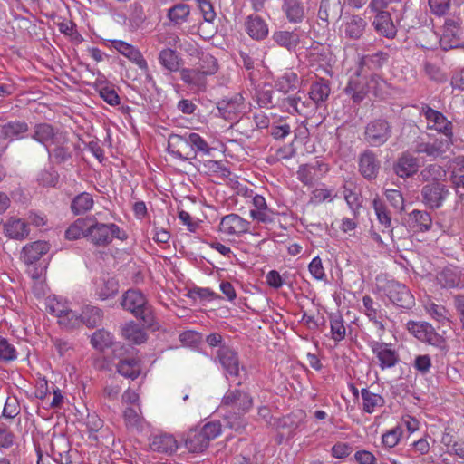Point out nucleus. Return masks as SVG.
I'll list each match as a JSON object with an SVG mask.
<instances>
[{
	"mask_svg": "<svg viewBox=\"0 0 464 464\" xmlns=\"http://www.w3.org/2000/svg\"><path fill=\"white\" fill-rule=\"evenodd\" d=\"M253 407V398L246 391L241 389H228L222 398L220 408L227 409L225 415L227 424L238 431L244 428L242 416L247 413Z\"/></svg>",
	"mask_w": 464,
	"mask_h": 464,
	"instance_id": "obj_1",
	"label": "nucleus"
},
{
	"mask_svg": "<svg viewBox=\"0 0 464 464\" xmlns=\"http://www.w3.org/2000/svg\"><path fill=\"white\" fill-rule=\"evenodd\" d=\"M121 306L142 320L144 325L150 327L154 324L155 316L151 305L146 296L138 289H129L121 296Z\"/></svg>",
	"mask_w": 464,
	"mask_h": 464,
	"instance_id": "obj_2",
	"label": "nucleus"
},
{
	"mask_svg": "<svg viewBox=\"0 0 464 464\" xmlns=\"http://www.w3.org/2000/svg\"><path fill=\"white\" fill-rule=\"evenodd\" d=\"M220 434L219 422H208L202 427H196L188 431L185 437V447L189 452L201 453L208 448L209 442Z\"/></svg>",
	"mask_w": 464,
	"mask_h": 464,
	"instance_id": "obj_3",
	"label": "nucleus"
},
{
	"mask_svg": "<svg viewBox=\"0 0 464 464\" xmlns=\"http://www.w3.org/2000/svg\"><path fill=\"white\" fill-rule=\"evenodd\" d=\"M113 238L123 241L127 239V234L114 223L105 224L94 221L89 224L87 239L94 246H106L112 242Z\"/></svg>",
	"mask_w": 464,
	"mask_h": 464,
	"instance_id": "obj_4",
	"label": "nucleus"
},
{
	"mask_svg": "<svg viewBox=\"0 0 464 464\" xmlns=\"http://www.w3.org/2000/svg\"><path fill=\"white\" fill-rule=\"evenodd\" d=\"M420 114L427 121V128L443 134L444 139L453 140V123L440 111L422 104Z\"/></svg>",
	"mask_w": 464,
	"mask_h": 464,
	"instance_id": "obj_5",
	"label": "nucleus"
},
{
	"mask_svg": "<svg viewBox=\"0 0 464 464\" xmlns=\"http://www.w3.org/2000/svg\"><path fill=\"white\" fill-rule=\"evenodd\" d=\"M449 187L441 181L430 182L421 188L422 202L430 209H438L449 198Z\"/></svg>",
	"mask_w": 464,
	"mask_h": 464,
	"instance_id": "obj_6",
	"label": "nucleus"
},
{
	"mask_svg": "<svg viewBox=\"0 0 464 464\" xmlns=\"http://www.w3.org/2000/svg\"><path fill=\"white\" fill-rule=\"evenodd\" d=\"M47 310L58 318L59 324L64 328L74 329L82 325L81 314H78L66 304L55 299L48 300Z\"/></svg>",
	"mask_w": 464,
	"mask_h": 464,
	"instance_id": "obj_7",
	"label": "nucleus"
},
{
	"mask_svg": "<svg viewBox=\"0 0 464 464\" xmlns=\"http://www.w3.org/2000/svg\"><path fill=\"white\" fill-rule=\"evenodd\" d=\"M392 136V125L385 120L370 121L364 130L365 140L373 147L383 145Z\"/></svg>",
	"mask_w": 464,
	"mask_h": 464,
	"instance_id": "obj_8",
	"label": "nucleus"
},
{
	"mask_svg": "<svg viewBox=\"0 0 464 464\" xmlns=\"http://www.w3.org/2000/svg\"><path fill=\"white\" fill-rule=\"evenodd\" d=\"M384 291L390 301L398 307L411 309L415 304L414 297L410 290L399 282H387Z\"/></svg>",
	"mask_w": 464,
	"mask_h": 464,
	"instance_id": "obj_9",
	"label": "nucleus"
},
{
	"mask_svg": "<svg viewBox=\"0 0 464 464\" xmlns=\"http://www.w3.org/2000/svg\"><path fill=\"white\" fill-rule=\"evenodd\" d=\"M453 144V140L443 138H435L430 141L418 140L414 146V151L418 154H424L430 159L442 158Z\"/></svg>",
	"mask_w": 464,
	"mask_h": 464,
	"instance_id": "obj_10",
	"label": "nucleus"
},
{
	"mask_svg": "<svg viewBox=\"0 0 464 464\" xmlns=\"http://www.w3.org/2000/svg\"><path fill=\"white\" fill-rule=\"evenodd\" d=\"M436 282L444 289L463 288V269L454 265H448L437 272Z\"/></svg>",
	"mask_w": 464,
	"mask_h": 464,
	"instance_id": "obj_11",
	"label": "nucleus"
},
{
	"mask_svg": "<svg viewBox=\"0 0 464 464\" xmlns=\"http://www.w3.org/2000/svg\"><path fill=\"white\" fill-rule=\"evenodd\" d=\"M168 151L175 158L182 160H190L196 159V152L190 147L188 142V133L182 135L170 134L168 140Z\"/></svg>",
	"mask_w": 464,
	"mask_h": 464,
	"instance_id": "obj_12",
	"label": "nucleus"
},
{
	"mask_svg": "<svg viewBox=\"0 0 464 464\" xmlns=\"http://www.w3.org/2000/svg\"><path fill=\"white\" fill-rule=\"evenodd\" d=\"M246 108L245 99L240 93L232 97H226L218 102L217 109L218 115L227 121L236 120Z\"/></svg>",
	"mask_w": 464,
	"mask_h": 464,
	"instance_id": "obj_13",
	"label": "nucleus"
},
{
	"mask_svg": "<svg viewBox=\"0 0 464 464\" xmlns=\"http://www.w3.org/2000/svg\"><path fill=\"white\" fill-rule=\"evenodd\" d=\"M370 347L373 354L379 361V366L382 370L394 367L400 361L399 353L392 349L390 344L372 341Z\"/></svg>",
	"mask_w": 464,
	"mask_h": 464,
	"instance_id": "obj_14",
	"label": "nucleus"
},
{
	"mask_svg": "<svg viewBox=\"0 0 464 464\" xmlns=\"http://www.w3.org/2000/svg\"><path fill=\"white\" fill-rule=\"evenodd\" d=\"M64 132V130L55 128L50 123L41 122L34 126L31 138L48 150V148Z\"/></svg>",
	"mask_w": 464,
	"mask_h": 464,
	"instance_id": "obj_15",
	"label": "nucleus"
},
{
	"mask_svg": "<svg viewBox=\"0 0 464 464\" xmlns=\"http://www.w3.org/2000/svg\"><path fill=\"white\" fill-rule=\"evenodd\" d=\"M250 222L237 214H228L222 218L219 224V231L228 236H241L247 233Z\"/></svg>",
	"mask_w": 464,
	"mask_h": 464,
	"instance_id": "obj_16",
	"label": "nucleus"
},
{
	"mask_svg": "<svg viewBox=\"0 0 464 464\" xmlns=\"http://www.w3.org/2000/svg\"><path fill=\"white\" fill-rule=\"evenodd\" d=\"M217 358L227 375H239V360L237 353L227 345H221L217 351Z\"/></svg>",
	"mask_w": 464,
	"mask_h": 464,
	"instance_id": "obj_17",
	"label": "nucleus"
},
{
	"mask_svg": "<svg viewBox=\"0 0 464 464\" xmlns=\"http://www.w3.org/2000/svg\"><path fill=\"white\" fill-rule=\"evenodd\" d=\"M413 332L419 340L428 343L430 345L440 349H445L447 346L446 340L439 334L429 323L414 324Z\"/></svg>",
	"mask_w": 464,
	"mask_h": 464,
	"instance_id": "obj_18",
	"label": "nucleus"
},
{
	"mask_svg": "<svg viewBox=\"0 0 464 464\" xmlns=\"http://www.w3.org/2000/svg\"><path fill=\"white\" fill-rule=\"evenodd\" d=\"M52 149L47 150L49 157L53 158L56 164L65 163L72 157L68 133H63L53 144Z\"/></svg>",
	"mask_w": 464,
	"mask_h": 464,
	"instance_id": "obj_19",
	"label": "nucleus"
},
{
	"mask_svg": "<svg viewBox=\"0 0 464 464\" xmlns=\"http://www.w3.org/2000/svg\"><path fill=\"white\" fill-rule=\"evenodd\" d=\"M381 168L377 155L367 150L360 155L359 171L368 180L375 179Z\"/></svg>",
	"mask_w": 464,
	"mask_h": 464,
	"instance_id": "obj_20",
	"label": "nucleus"
},
{
	"mask_svg": "<svg viewBox=\"0 0 464 464\" xmlns=\"http://www.w3.org/2000/svg\"><path fill=\"white\" fill-rule=\"evenodd\" d=\"M281 9L291 24H301L308 12L303 0H283Z\"/></svg>",
	"mask_w": 464,
	"mask_h": 464,
	"instance_id": "obj_21",
	"label": "nucleus"
},
{
	"mask_svg": "<svg viewBox=\"0 0 464 464\" xmlns=\"http://www.w3.org/2000/svg\"><path fill=\"white\" fill-rule=\"evenodd\" d=\"M459 24L454 19L449 18L445 21L443 34L440 39V44L445 51L458 48L459 46Z\"/></svg>",
	"mask_w": 464,
	"mask_h": 464,
	"instance_id": "obj_22",
	"label": "nucleus"
},
{
	"mask_svg": "<svg viewBox=\"0 0 464 464\" xmlns=\"http://www.w3.org/2000/svg\"><path fill=\"white\" fill-rule=\"evenodd\" d=\"M110 43L111 48L117 50L130 61L137 64L140 69L144 71L148 70L146 60L136 47L121 40H111Z\"/></svg>",
	"mask_w": 464,
	"mask_h": 464,
	"instance_id": "obj_23",
	"label": "nucleus"
},
{
	"mask_svg": "<svg viewBox=\"0 0 464 464\" xmlns=\"http://www.w3.org/2000/svg\"><path fill=\"white\" fill-rule=\"evenodd\" d=\"M180 79L193 91L203 92L207 87V75L198 68H182Z\"/></svg>",
	"mask_w": 464,
	"mask_h": 464,
	"instance_id": "obj_24",
	"label": "nucleus"
},
{
	"mask_svg": "<svg viewBox=\"0 0 464 464\" xmlns=\"http://www.w3.org/2000/svg\"><path fill=\"white\" fill-rule=\"evenodd\" d=\"M419 169V160L409 153H403L393 165L395 174L402 179L413 176Z\"/></svg>",
	"mask_w": 464,
	"mask_h": 464,
	"instance_id": "obj_25",
	"label": "nucleus"
},
{
	"mask_svg": "<svg viewBox=\"0 0 464 464\" xmlns=\"http://www.w3.org/2000/svg\"><path fill=\"white\" fill-rule=\"evenodd\" d=\"M344 92L352 97L354 102H362L369 93L367 78L362 77L360 73H355L350 78Z\"/></svg>",
	"mask_w": 464,
	"mask_h": 464,
	"instance_id": "obj_26",
	"label": "nucleus"
},
{
	"mask_svg": "<svg viewBox=\"0 0 464 464\" xmlns=\"http://www.w3.org/2000/svg\"><path fill=\"white\" fill-rule=\"evenodd\" d=\"M190 14V7L185 3H177L167 11V22L165 25L169 27H180L188 22Z\"/></svg>",
	"mask_w": 464,
	"mask_h": 464,
	"instance_id": "obj_27",
	"label": "nucleus"
},
{
	"mask_svg": "<svg viewBox=\"0 0 464 464\" xmlns=\"http://www.w3.org/2000/svg\"><path fill=\"white\" fill-rule=\"evenodd\" d=\"M29 130L28 124L24 121H10L0 125V138L5 140H20Z\"/></svg>",
	"mask_w": 464,
	"mask_h": 464,
	"instance_id": "obj_28",
	"label": "nucleus"
},
{
	"mask_svg": "<svg viewBox=\"0 0 464 464\" xmlns=\"http://www.w3.org/2000/svg\"><path fill=\"white\" fill-rule=\"evenodd\" d=\"M376 16L372 22L375 31L388 39H393L397 30L389 12H374Z\"/></svg>",
	"mask_w": 464,
	"mask_h": 464,
	"instance_id": "obj_29",
	"label": "nucleus"
},
{
	"mask_svg": "<svg viewBox=\"0 0 464 464\" xmlns=\"http://www.w3.org/2000/svg\"><path fill=\"white\" fill-rule=\"evenodd\" d=\"M362 304L363 312L369 320L372 321L381 331H384L385 325L383 321L386 316L381 309V304L374 302L369 295L363 296Z\"/></svg>",
	"mask_w": 464,
	"mask_h": 464,
	"instance_id": "obj_30",
	"label": "nucleus"
},
{
	"mask_svg": "<svg viewBox=\"0 0 464 464\" xmlns=\"http://www.w3.org/2000/svg\"><path fill=\"white\" fill-rule=\"evenodd\" d=\"M330 92L331 87L329 81L320 78L312 82L309 90V98L319 108L327 101Z\"/></svg>",
	"mask_w": 464,
	"mask_h": 464,
	"instance_id": "obj_31",
	"label": "nucleus"
},
{
	"mask_svg": "<svg viewBox=\"0 0 464 464\" xmlns=\"http://www.w3.org/2000/svg\"><path fill=\"white\" fill-rule=\"evenodd\" d=\"M283 104L289 111L292 109L293 111L300 115H308L318 109V106L310 98L303 101L300 96L287 97L284 100Z\"/></svg>",
	"mask_w": 464,
	"mask_h": 464,
	"instance_id": "obj_32",
	"label": "nucleus"
},
{
	"mask_svg": "<svg viewBox=\"0 0 464 464\" xmlns=\"http://www.w3.org/2000/svg\"><path fill=\"white\" fill-rule=\"evenodd\" d=\"M408 226L416 232L429 231L432 225V218L425 210L414 209L409 214Z\"/></svg>",
	"mask_w": 464,
	"mask_h": 464,
	"instance_id": "obj_33",
	"label": "nucleus"
},
{
	"mask_svg": "<svg viewBox=\"0 0 464 464\" xmlns=\"http://www.w3.org/2000/svg\"><path fill=\"white\" fill-rule=\"evenodd\" d=\"M95 295L101 300L113 297L119 291L118 281L113 277H102L95 281Z\"/></svg>",
	"mask_w": 464,
	"mask_h": 464,
	"instance_id": "obj_34",
	"label": "nucleus"
},
{
	"mask_svg": "<svg viewBox=\"0 0 464 464\" xmlns=\"http://www.w3.org/2000/svg\"><path fill=\"white\" fill-rule=\"evenodd\" d=\"M150 449L153 451L172 454L178 449V442L170 434L155 435L150 442Z\"/></svg>",
	"mask_w": 464,
	"mask_h": 464,
	"instance_id": "obj_35",
	"label": "nucleus"
},
{
	"mask_svg": "<svg viewBox=\"0 0 464 464\" xmlns=\"http://www.w3.org/2000/svg\"><path fill=\"white\" fill-rule=\"evenodd\" d=\"M248 35L256 40H262L268 34V26L265 20L257 15H250L245 23Z\"/></svg>",
	"mask_w": 464,
	"mask_h": 464,
	"instance_id": "obj_36",
	"label": "nucleus"
},
{
	"mask_svg": "<svg viewBox=\"0 0 464 464\" xmlns=\"http://www.w3.org/2000/svg\"><path fill=\"white\" fill-rule=\"evenodd\" d=\"M49 250V245L44 241H35L23 248V259L26 264H33L39 260Z\"/></svg>",
	"mask_w": 464,
	"mask_h": 464,
	"instance_id": "obj_37",
	"label": "nucleus"
},
{
	"mask_svg": "<svg viewBox=\"0 0 464 464\" xmlns=\"http://www.w3.org/2000/svg\"><path fill=\"white\" fill-rule=\"evenodd\" d=\"M272 39L281 47L289 52L295 51L300 44V35L296 31H276Z\"/></svg>",
	"mask_w": 464,
	"mask_h": 464,
	"instance_id": "obj_38",
	"label": "nucleus"
},
{
	"mask_svg": "<svg viewBox=\"0 0 464 464\" xmlns=\"http://www.w3.org/2000/svg\"><path fill=\"white\" fill-rule=\"evenodd\" d=\"M103 311L94 305H85L82 309L81 323L89 328H95L102 324Z\"/></svg>",
	"mask_w": 464,
	"mask_h": 464,
	"instance_id": "obj_39",
	"label": "nucleus"
},
{
	"mask_svg": "<svg viewBox=\"0 0 464 464\" xmlns=\"http://www.w3.org/2000/svg\"><path fill=\"white\" fill-rule=\"evenodd\" d=\"M366 26L367 22L362 17L353 15L344 24L345 36L353 40H357L363 34Z\"/></svg>",
	"mask_w": 464,
	"mask_h": 464,
	"instance_id": "obj_40",
	"label": "nucleus"
},
{
	"mask_svg": "<svg viewBox=\"0 0 464 464\" xmlns=\"http://www.w3.org/2000/svg\"><path fill=\"white\" fill-rule=\"evenodd\" d=\"M7 237L16 240L24 239L29 235L27 225L22 219L11 218L5 224Z\"/></svg>",
	"mask_w": 464,
	"mask_h": 464,
	"instance_id": "obj_41",
	"label": "nucleus"
},
{
	"mask_svg": "<svg viewBox=\"0 0 464 464\" xmlns=\"http://www.w3.org/2000/svg\"><path fill=\"white\" fill-rule=\"evenodd\" d=\"M362 399V409L367 413H372L377 408L384 405V399L377 393L372 392L369 389L363 388L361 391Z\"/></svg>",
	"mask_w": 464,
	"mask_h": 464,
	"instance_id": "obj_42",
	"label": "nucleus"
},
{
	"mask_svg": "<svg viewBox=\"0 0 464 464\" xmlns=\"http://www.w3.org/2000/svg\"><path fill=\"white\" fill-rule=\"evenodd\" d=\"M121 331L124 338L135 344L143 343L147 340L146 333L139 324L133 322L124 324Z\"/></svg>",
	"mask_w": 464,
	"mask_h": 464,
	"instance_id": "obj_43",
	"label": "nucleus"
},
{
	"mask_svg": "<svg viewBox=\"0 0 464 464\" xmlns=\"http://www.w3.org/2000/svg\"><path fill=\"white\" fill-rule=\"evenodd\" d=\"M117 371L124 377L135 379L140 372V362L134 358L122 359L118 363Z\"/></svg>",
	"mask_w": 464,
	"mask_h": 464,
	"instance_id": "obj_44",
	"label": "nucleus"
},
{
	"mask_svg": "<svg viewBox=\"0 0 464 464\" xmlns=\"http://www.w3.org/2000/svg\"><path fill=\"white\" fill-rule=\"evenodd\" d=\"M93 207V198L91 194L82 192L77 195L72 201L71 209L75 215H81Z\"/></svg>",
	"mask_w": 464,
	"mask_h": 464,
	"instance_id": "obj_45",
	"label": "nucleus"
},
{
	"mask_svg": "<svg viewBox=\"0 0 464 464\" xmlns=\"http://www.w3.org/2000/svg\"><path fill=\"white\" fill-rule=\"evenodd\" d=\"M89 224L88 219L78 218L66 229L65 237L69 240H76L80 237L87 238Z\"/></svg>",
	"mask_w": 464,
	"mask_h": 464,
	"instance_id": "obj_46",
	"label": "nucleus"
},
{
	"mask_svg": "<svg viewBox=\"0 0 464 464\" xmlns=\"http://www.w3.org/2000/svg\"><path fill=\"white\" fill-rule=\"evenodd\" d=\"M330 329L332 338L339 343L346 337V328L344 321L340 314H333L330 315Z\"/></svg>",
	"mask_w": 464,
	"mask_h": 464,
	"instance_id": "obj_47",
	"label": "nucleus"
},
{
	"mask_svg": "<svg viewBox=\"0 0 464 464\" xmlns=\"http://www.w3.org/2000/svg\"><path fill=\"white\" fill-rule=\"evenodd\" d=\"M160 64L170 72H177L179 68V56L176 51L165 48L159 54Z\"/></svg>",
	"mask_w": 464,
	"mask_h": 464,
	"instance_id": "obj_48",
	"label": "nucleus"
},
{
	"mask_svg": "<svg viewBox=\"0 0 464 464\" xmlns=\"http://www.w3.org/2000/svg\"><path fill=\"white\" fill-rule=\"evenodd\" d=\"M123 418L128 428L139 430L142 427L143 418L139 405L127 408L123 412Z\"/></svg>",
	"mask_w": 464,
	"mask_h": 464,
	"instance_id": "obj_49",
	"label": "nucleus"
},
{
	"mask_svg": "<svg viewBox=\"0 0 464 464\" xmlns=\"http://www.w3.org/2000/svg\"><path fill=\"white\" fill-rule=\"evenodd\" d=\"M425 310L432 319L440 324H445L450 321V313L443 305L430 302L425 305Z\"/></svg>",
	"mask_w": 464,
	"mask_h": 464,
	"instance_id": "obj_50",
	"label": "nucleus"
},
{
	"mask_svg": "<svg viewBox=\"0 0 464 464\" xmlns=\"http://www.w3.org/2000/svg\"><path fill=\"white\" fill-rule=\"evenodd\" d=\"M372 208L379 223L385 228L390 227L392 225V218L385 204L380 199V198L376 197L372 200Z\"/></svg>",
	"mask_w": 464,
	"mask_h": 464,
	"instance_id": "obj_51",
	"label": "nucleus"
},
{
	"mask_svg": "<svg viewBox=\"0 0 464 464\" xmlns=\"http://www.w3.org/2000/svg\"><path fill=\"white\" fill-rule=\"evenodd\" d=\"M188 142L190 143L191 149L193 151L198 153H201L202 155L208 156L212 150V148L208 144V142L197 132H188Z\"/></svg>",
	"mask_w": 464,
	"mask_h": 464,
	"instance_id": "obj_52",
	"label": "nucleus"
},
{
	"mask_svg": "<svg viewBox=\"0 0 464 464\" xmlns=\"http://www.w3.org/2000/svg\"><path fill=\"white\" fill-rule=\"evenodd\" d=\"M198 64V69L201 70L207 76L215 74L218 70V60L208 53L200 54Z\"/></svg>",
	"mask_w": 464,
	"mask_h": 464,
	"instance_id": "obj_53",
	"label": "nucleus"
},
{
	"mask_svg": "<svg viewBox=\"0 0 464 464\" xmlns=\"http://www.w3.org/2000/svg\"><path fill=\"white\" fill-rule=\"evenodd\" d=\"M298 76L294 72H286L276 81V86L282 92H288L297 87Z\"/></svg>",
	"mask_w": 464,
	"mask_h": 464,
	"instance_id": "obj_54",
	"label": "nucleus"
},
{
	"mask_svg": "<svg viewBox=\"0 0 464 464\" xmlns=\"http://www.w3.org/2000/svg\"><path fill=\"white\" fill-rule=\"evenodd\" d=\"M96 90L108 104L116 106L120 103V97L112 86L101 83L96 85Z\"/></svg>",
	"mask_w": 464,
	"mask_h": 464,
	"instance_id": "obj_55",
	"label": "nucleus"
},
{
	"mask_svg": "<svg viewBox=\"0 0 464 464\" xmlns=\"http://www.w3.org/2000/svg\"><path fill=\"white\" fill-rule=\"evenodd\" d=\"M445 175V171L442 167L438 164H430L425 167L420 176L423 181H440V179Z\"/></svg>",
	"mask_w": 464,
	"mask_h": 464,
	"instance_id": "obj_56",
	"label": "nucleus"
},
{
	"mask_svg": "<svg viewBox=\"0 0 464 464\" xmlns=\"http://www.w3.org/2000/svg\"><path fill=\"white\" fill-rule=\"evenodd\" d=\"M338 7L337 0H321L318 10V17L324 22H328L329 18L336 15Z\"/></svg>",
	"mask_w": 464,
	"mask_h": 464,
	"instance_id": "obj_57",
	"label": "nucleus"
},
{
	"mask_svg": "<svg viewBox=\"0 0 464 464\" xmlns=\"http://www.w3.org/2000/svg\"><path fill=\"white\" fill-rule=\"evenodd\" d=\"M112 339L113 337L111 333L104 330H98L93 333L91 342L96 349L102 351L112 344Z\"/></svg>",
	"mask_w": 464,
	"mask_h": 464,
	"instance_id": "obj_58",
	"label": "nucleus"
},
{
	"mask_svg": "<svg viewBox=\"0 0 464 464\" xmlns=\"http://www.w3.org/2000/svg\"><path fill=\"white\" fill-rule=\"evenodd\" d=\"M17 351L7 339L0 336V362H8L16 360Z\"/></svg>",
	"mask_w": 464,
	"mask_h": 464,
	"instance_id": "obj_59",
	"label": "nucleus"
},
{
	"mask_svg": "<svg viewBox=\"0 0 464 464\" xmlns=\"http://www.w3.org/2000/svg\"><path fill=\"white\" fill-rule=\"evenodd\" d=\"M368 82V92H372L375 96H381L383 94L385 88L387 87V82L379 75L372 74Z\"/></svg>",
	"mask_w": 464,
	"mask_h": 464,
	"instance_id": "obj_60",
	"label": "nucleus"
},
{
	"mask_svg": "<svg viewBox=\"0 0 464 464\" xmlns=\"http://www.w3.org/2000/svg\"><path fill=\"white\" fill-rule=\"evenodd\" d=\"M59 176L53 169H43L37 176V181L44 187H54L58 182Z\"/></svg>",
	"mask_w": 464,
	"mask_h": 464,
	"instance_id": "obj_61",
	"label": "nucleus"
},
{
	"mask_svg": "<svg viewBox=\"0 0 464 464\" xmlns=\"http://www.w3.org/2000/svg\"><path fill=\"white\" fill-rule=\"evenodd\" d=\"M450 179L455 187H464V160H456Z\"/></svg>",
	"mask_w": 464,
	"mask_h": 464,
	"instance_id": "obj_62",
	"label": "nucleus"
},
{
	"mask_svg": "<svg viewBox=\"0 0 464 464\" xmlns=\"http://www.w3.org/2000/svg\"><path fill=\"white\" fill-rule=\"evenodd\" d=\"M308 269L314 279L320 281L326 280V274L324 272L322 260L319 256H315L314 258H313V260L310 262L308 266Z\"/></svg>",
	"mask_w": 464,
	"mask_h": 464,
	"instance_id": "obj_63",
	"label": "nucleus"
},
{
	"mask_svg": "<svg viewBox=\"0 0 464 464\" xmlns=\"http://www.w3.org/2000/svg\"><path fill=\"white\" fill-rule=\"evenodd\" d=\"M20 413V404L15 397H8L4 406L3 416L14 419Z\"/></svg>",
	"mask_w": 464,
	"mask_h": 464,
	"instance_id": "obj_64",
	"label": "nucleus"
}]
</instances>
